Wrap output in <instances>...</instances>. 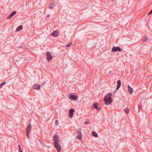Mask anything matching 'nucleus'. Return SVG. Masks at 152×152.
<instances>
[{"label":"nucleus","instance_id":"nucleus-1","mask_svg":"<svg viewBox=\"0 0 152 152\" xmlns=\"http://www.w3.org/2000/svg\"><path fill=\"white\" fill-rule=\"evenodd\" d=\"M53 140L55 148H56L58 152H60L61 151V148L59 143V140L57 134H55L54 135Z\"/></svg>","mask_w":152,"mask_h":152},{"label":"nucleus","instance_id":"nucleus-2","mask_svg":"<svg viewBox=\"0 0 152 152\" xmlns=\"http://www.w3.org/2000/svg\"><path fill=\"white\" fill-rule=\"evenodd\" d=\"M67 97L69 99L74 101L76 100L78 98L77 94L75 93H68Z\"/></svg>","mask_w":152,"mask_h":152},{"label":"nucleus","instance_id":"nucleus-3","mask_svg":"<svg viewBox=\"0 0 152 152\" xmlns=\"http://www.w3.org/2000/svg\"><path fill=\"white\" fill-rule=\"evenodd\" d=\"M77 134L76 136L78 140H81L82 139V134L80 131V129L79 130H77Z\"/></svg>","mask_w":152,"mask_h":152},{"label":"nucleus","instance_id":"nucleus-4","mask_svg":"<svg viewBox=\"0 0 152 152\" xmlns=\"http://www.w3.org/2000/svg\"><path fill=\"white\" fill-rule=\"evenodd\" d=\"M104 104L106 105H108L111 103L113 102V100H110V99L106 98V97H104Z\"/></svg>","mask_w":152,"mask_h":152},{"label":"nucleus","instance_id":"nucleus-5","mask_svg":"<svg viewBox=\"0 0 152 152\" xmlns=\"http://www.w3.org/2000/svg\"><path fill=\"white\" fill-rule=\"evenodd\" d=\"M121 50H122V51L123 50V49H121L118 46L114 47L112 48V52H121Z\"/></svg>","mask_w":152,"mask_h":152},{"label":"nucleus","instance_id":"nucleus-6","mask_svg":"<svg viewBox=\"0 0 152 152\" xmlns=\"http://www.w3.org/2000/svg\"><path fill=\"white\" fill-rule=\"evenodd\" d=\"M31 125L30 124H29L27 126L26 129L27 136L28 137L29 136V134L31 131Z\"/></svg>","mask_w":152,"mask_h":152},{"label":"nucleus","instance_id":"nucleus-7","mask_svg":"<svg viewBox=\"0 0 152 152\" xmlns=\"http://www.w3.org/2000/svg\"><path fill=\"white\" fill-rule=\"evenodd\" d=\"M46 57L47 61H49L51 60L52 58V57L51 56V54L50 52H47L46 54Z\"/></svg>","mask_w":152,"mask_h":152},{"label":"nucleus","instance_id":"nucleus-8","mask_svg":"<svg viewBox=\"0 0 152 152\" xmlns=\"http://www.w3.org/2000/svg\"><path fill=\"white\" fill-rule=\"evenodd\" d=\"M99 104L97 103H95L93 104V107L96 110L99 111L101 108L98 107Z\"/></svg>","mask_w":152,"mask_h":152},{"label":"nucleus","instance_id":"nucleus-9","mask_svg":"<svg viewBox=\"0 0 152 152\" xmlns=\"http://www.w3.org/2000/svg\"><path fill=\"white\" fill-rule=\"evenodd\" d=\"M75 111L74 109L73 108H71L69 110V116L70 118H72L73 117V113Z\"/></svg>","mask_w":152,"mask_h":152},{"label":"nucleus","instance_id":"nucleus-10","mask_svg":"<svg viewBox=\"0 0 152 152\" xmlns=\"http://www.w3.org/2000/svg\"><path fill=\"white\" fill-rule=\"evenodd\" d=\"M128 86V91L129 94L131 95L133 93V90L132 88L129 85L127 86Z\"/></svg>","mask_w":152,"mask_h":152},{"label":"nucleus","instance_id":"nucleus-11","mask_svg":"<svg viewBox=\"0 0 152 152\" xmlns=\"http://www.w3.org/2000/svg\"><path fill=\"white\" fill-rule=\"evenodd\" d=\"M58 32L57 30H56L53 32L52 34L51 35L53 36L56 37L58 36Z\"/></svg>","mask_w":152,"mask_h":152},{"label":"nucleus","instance_id":"nucleus-12","mask_svg":"<svg viewBox=\"0 0 152 152\" xmlns=\"http://www.w3.org/2000/svg\"><path fill=\"white\" fill-rule=\"evenodd\" d=\"M112 94L111 93H110L106 94L104 97H106V98H107V99H110V100H113L112 98H111L112 96Z\"/></svg>","mask_w":152,"mask_h":152},{"label":"nucleus","instance_id":"nucleus-13","mask_svg":"<svg viewBox=\"0 0 152 152\" xmlns=\"http://www.w3.org/2000/svg\"><path fill=\"white\" fill-rule=\"evenodd\" d=\"M16 13V11H14L11 13L7 17L8 19H10Z\"/></svg>","mask_w":152,"mask_h":152},{"label":"nucleus","instance_id":"nucleus-14","mask_svg":"<svg viewBox=\"0 0 152 152\" xmlns=\"http://www.w3.org/2000/svg\"><path fill=\"white\" fill-rule=\"evenodd\" d=\"M121 86V81L119 80L117 81V85L116 87V89L118 90L119 89Z\"/></svg>","mask_w":152,"mask_h":152},{"label":"nucleus","instance_id":"nucleus-15","mask_svg":"<svg viewBox=\"0 0 152 152\" xmlns=\"http://www.w3.org/2000/svg\"><path fill=\"white\" fill-rule=\"evenodd\" d=\"M40 86L39 85H35L34 86V89L36 90H39L40 88Z\"/></svg>","mask_w":152,"mask_h":152},{"label":"nucleus","instance_id":"nucleus-16","mask_svg":"<svg viewBox=\"0 0 152 152\" xmlns=\"http://www.w3.org/2000/svg\"><path fill=\"white\" fill-rule=\"evenodd\" d=\"M23 26H18L16 29V31L17 32L20 31L22 29Z\"/></svg>","mask_w":152,"mask_h":152},{"label":"nucleus","instance_id":"nucleus-17","mask_svg":"<svg viewBox=\"0 0 152 152\" xmlns=\"http://www.w3.org/2000/svg\"><path fill=\"white\" fill-rule=\"evenodd\" d=\"M92 135L95 137H97L98 136L97 133L96 132L93 131L92 132Z\"/></svg>","mask_w":152,"mask_h":152},{"label":"nucleus","instance_id":"nucleus-18","mask_svg":"<svg viewBox=\"0 0 152 152\" xmlns=\"http://www.w3.org/2000/svg\"><path fill=\"white\" fill-rule=\"evenodd\" d=\"M124 111V112L126 113H128L129 112V108H127L126 109H125Z\"/></svg>","mask_w":152,"mask_h":152},{"label":"nucleus","instance_id":"nucleus-19","mask_svg":"<svg viewBox=\"0 0 152 152\" xmlns=\"http://www.w3.org/2000/svg\"><path fill=\"white\" fill-rule=\"evenodd\" d=\"M6 82H3L0 84V88H1L6 83Z\"/></svg>","mask_w":152,"mask_h":152},{"label":"nucleus","instance_id":"nucleus-20","mask_svg":"<svg viewBox=\"0 0 152 152\" xmlns=\"http://www.w3.org/2000/svg\"><path fill=\"white\" fill-rule=\"evenodd\" d=\"M55 6L54 5H51L49 7V8L51 10L53 8V7Z\"/></svg>","mask_w":152,"mask_h":152},{"label":"nucleus","instance_id":"nucleus-21","mask_svg":"<svg viewBox=\"0 0 152 152\" xmlns=\"http://www.w3.org/2000/svg\"><path fill=\"white\" fill-rule=\"evenodd\" d=\"M147 40V37H144V38L143 39L142 41L143 42H145Z\"/></svg>","mask_w":152,"mask_h":152},{"label":"nucleus","instance_id":"nucleus-22","mask_svg":"<svg viewBox=\"0 0 152 152\" xmlns=\"http://www.w3.org/2000/svg\"><path fill=\"white\" fill-rule=\"evenodd\" d=\"M72 44V42H70L68 44H67V47H69L71 46Z\"/></svg>","mask_w":152,"mask_h":152},{"label":"nucleus","instance_id":"nucleus-23","mask_svg":"<svg viewBox=\"0 0 152 152\" xmlns=\"http://www.w3.org/2000/svg\"><path fill=\"white\" fill-rule=\"evenodd\" d=\"M58 120H56L55 121V124L56 125H57L58 124Z\"/></svg>","mask_w":152,"mask_h":152},{"label":"nucleus","instance_id":"nucleus-24","mask_svg":"<svg viewBox=\"0 0 152 152\" xmlns=\"http://www.w3.org/2000/svg\"><path fill=\"white\" fill-rule=\"evenodd\" d=\"M141 108V107L140 106H139L138 107V111L139 112L140 111V109Z\"/></svg>","mask_w":152,"mask_h":152},{"label":"nucleus","instance_id":"nucleus-25","mask_svg":"<svg viewBox=\"0 0 152 152\" xmlns=\"http://www.w3.org/2000/svg\"><path fill=\"white\" fill-rule=\"evenodd\" d=\"M89 123V122L86 121L85 122V124H88Z\"/></svg>","mask_w":152,"mask_h":152},{"label":"nucleus","instance_id":"nucleus-26","mask_svg":"<svg viewBox=\"0 0 152 152\" xmlns=\"http://www.w3.org/2000/svg\"><path fill=\"white\" fill-rule=\"evenodd\" d=\"M152 13L151 12V11H150L149 13L148 14V15H150L151 13Z\"/></svg>","mask_w":152,"mask_h":152},{"label":"nucleus","instance_id":"nucleus-27","mask_svg":"<svg viewBox=\"0 0 152 152\" xmlns=\"http://www.w3.org/2000/svg\"><path fill=\"white\" fill-rule=\"evenodd\" d=\"M18 148H19V149H21L20 146V145H18Z\"/></svg>","mask_w":152,"mask_h":152},{"label":"nucleus","instance_id":"nucleus-28","mask_svg":"<svg viewBox=\"0 0 152 152\" xmlns=\"http://www.w3.org/2000/svg\"><path fill=\"white\" fill-rule=\"evenodd\" d=\"M112 73V71H110L109 72V74L111 73Z\"/></svg>","mask_w":152,"mask_h":152},{"label":"nucleus","instance_id":"nucleus-29","mask_svg":"<svg viewBox=\"0 0 152 152\" xmlns=\"http://www.w3.org/2000/svg\"><path fill=\"white\" fill-rule=\"evenodd\" d=\"M19 152H22L21 150V149H19Z\"/></svg>","mask_w":152,"mask_h":152},{"label":"nucleus","instance_id":"nucleus-30","mask_svg":"<svg viewBox=\"0 0 152 152\" xmlns=\"http://www.w3.org/2000/svg\"><path fill=\"white\" fill-rule=\"evenodd\" d=\"M47 16L48 17V18H49V17H50V15H47Z\"/></svg>","mask_w":152,"mask_h":152},{"label":"nucleus","instance_id":"nucleus-31","mask_svg":"<svg viewBox=\"0 0 152 152\" xmlns=\"http://www.w3.org/2000/svg\"><path fill=\"white\" fill-rule=\"evenodd\" d=\"M150 11L152 13V9Z\"/></svg>","mask_w":152,"mask_h":152},{"label":"nucleus","instance_id":"nucleus-32","mask_svg":"<svg viewBox=\"0 0 152 152\" xmlns=\"http://www.w3.org/2000/svg\"><path fill=\"white\" fill-rule=\"evenodd\" d=\"M45 83H43V85H44Z\"/></svg>","mask_w":152,"mask_h":152}]
</instances>
